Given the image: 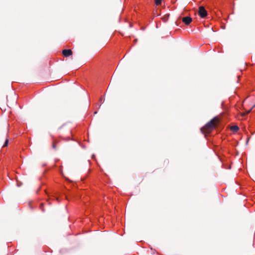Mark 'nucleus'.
<instances>
[{
	"instance_id": "2",
	"label": "nucleus",
	"mask_w": 255,
	"mask_h": 255,
	"mask_svg": "<svg viewBox=\"0 0 255 255\" xmlns=\"http://www.w3.org/2000/svg\"><path fill=\"white\" fill-rule=\"evenodd\" d=\"M198 13L202 18H204L207 15V11L203 6L199 7Z\"/></svg>"
},
{
	"instance_id": "8",
	"label": "nucleus",
	"mask_w": 255,
	"mask_h": 255,
	"mask_svg": "<svg viewBox=\"0 0 255 255\" xmlns=\"http://www.w3.org/2000/svg\"><path fill=\"white\" fill-rule=\"evenodd\" d=\"M43 206V203H41V204H40V208H41V209L42 210V211H44V210L42 208Z\"/></svg>"
},
{
	"instance_id": "5",
	"label": "nucleus",
	"mask_w": 255,
	"mask_h": 255,
	"mask_svg": "<svg viewBox=\"0 0 255 255\" xmlns=\"http://www.w3.org/2000/svg\"><path fill=\"white\" fill-rule=\"evenodd\" d=\"M233 131H237L239 129V128L237 126H233L231 128Z\"/></svg>"
},
{
	"instance_id": "1",
	"label": "nucleus",
	"mask_w": 255,
	"mask_h": 255,
	"mask_svg": "<svg viewBox=\"0 0 255 255\" xmlns=\"http://www.w3.org/2000/svg\"><path fill=\"white\" fill-rule=\"evenodd\" d=\"M217 119L216 118H215L211 120L210 122L207 123L204 127L201 128V131L202 132H209L212 129L215 127V122Z\"/></svg>"
},
{
	"instance_id": "4",
	"label": "nucleus",
	"mask_w": 255,
	"mask_h": 255,
	"mask_svg": "<svg viewBox=\"0 0 255 255\" xmlns=\"http://www.w3.org/2000/svg\"><path fill=\"white\" fill-rule=\"evenodd\" d=\"M182 21L185 24L188 25L191 22L192 18L189 16H185L183 18Z\"/></svg>"
},
{
	"instance_id": "9",
	"label": "nucleus",
	"mask_w": 255,
	"mask_h": 255,
	"mask_svg": "<svg viewBox=\"0 0 255 255\" xmlns=\"http://www.w3.org/2000/svg\"><path fill=\"white\" fill-rule=\"evenodd\" d=\"M53 146V148L54 149H55V148H56V145H55V143H53V146Z\"/></svg>"
},
{
	"instance_id": "3",
	"label": "nucleus",
	"mask_w": 255,
	"mask_h": 255,
	"mask_svg": "<svg viewBox=\"0 0 255 255\" xmlns=\"http://www.w3.org/2000/svg\"><path fill=\"white\" fill-rule=\"evenodd\" d=\"M62 54L65 57H68L72 55V51L71 49H64L62 51Z\"/></svg>"
},
{
	"instance_id": "10",
	"label": "nucleus",
	"mask_w": 255,
	"mask_h": 255,
	"mask_svg": "<svg viewBox=\"0 0 255 255\" xmlns=\"http://www.w3.org/2000/svg\"><path fill=\"white\" fill-rule=\"evenodd\" d=\"M102 100H103V99H102V98H101V99H100V102H101L102 101Z\"/></svg>"
},
{
	"instance_id": "7",
	"label": "nucleus",
	"mask_w": 255,
	"mask_h": 255,
	"mask_svg": "<svg viewBox=\"0 0 255 255\" xmlns=\"http://www.w3.org/2000/svg\"><path fill=\"white\" fill-rule=\"evenodd\" d=\"M8 143V139H6L5 141V142H4L3 145V147H5V146H7Z\"/></svg>"
},
{
	"instance_id": "6",
	"label": "nucleus",
	"mask_w": 255,
	"mask_h": 255,
	"mask_svg": "<svg viewBox=\"0 0 255 255\" xmlns=\"http://www.w3.org/2000/svg\"><path fill=\"white\" fill-rule=\"evenodd\" d=\"M155 3L157 5H159L161 4L162 0H154Z\"/></svg>"
}]
</instances>
